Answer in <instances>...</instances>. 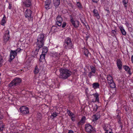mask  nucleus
<instances>
[{
  "label": "nucleus",
  "instance_id": "nucleus-1",
  "mask_svg": "<svg viewBox=\"0 0 133 133\" xmlns=\"http://www.w3.org/2000/svg\"><path fill=\"white\" fill-rule=\"evenodd\" d=\"M60 74L59 77L60 78L66 79L72 74V72L68 69L61 68L59 69Z\"/></svg>",
  "mask_w": 133,
  "mask_h": 133
},
{
  "label": "nucleus",
  "instance_id": "nucleus-2",
  "mask_svg": "<svg viewBox=\"0 0 133 133\" xmlns=\"http://www.w3.org/2000/svg\"><path fill=\"white\" fill-rule=\"evenodd\" d=\"M37 42H36V46L41 48L44 45L45 41L44 35L40 34L38 37Z\"/></svg>",
  "mask_w": 133,
  "mask_h": 133
},
{
  "label": "nucleus",
  "instance_id": "nucleus-3",
  "mask_svg": "<svg viewBox=\"0 0 133 133\" xmlns=\"http://www.w3.org/2000/svg\"><path fill=\"white\" fill-rule=\"evenodd\" d=\"M63 47L65 49L67 50L71 49L73 48V45L70 38L68 37L65 39Z\"/></svg>",
  "mask_w": 133,
  "mask_h": 133
},
{
  "label": "nucleus",
  "instance_id": "nucleus-4",
  "mask_svg": "<svg viewBox=\"0 0 133 133\" xmlns=\"http://www.w3.org/2000/svg\"><path fill=\"white\" fill-rule=\"evenodd\" d=\"M21 82V80L20 78H17L11 82L9 84V87H11L17 86L19 85Z\"/></svg>",
  "mask_w": 133,
  "mask_h": 133
},
{
  "label": "nucleus",
  "instance_id": "nucleus-5",
  "mask_svg": "<svg viewBox=\"0 0 133 133\" xmlns=\"http://www.w3.org/2000/svg\"><path fill=\"white\" fill-rule=\"evenodd\" d=\"M85 131L88 133H94L95 130L92 126L89 124L85 125Z\"/></svg>",
  "mask_w": 133,
  "mask_h": 133
},
{
  "label": "nucleus",
  "instance_id": "nucleus-6",
  "mask_svg": "<svg viewBox=\"0 0 133 133\" xmlns=\"http://www.w3.org/2000/svg\"><path fill=\"white\" fill-rule=\"evenodd\" d=\"M70 22L73 26L75 28H77L79 26V22L77 20L74 21L73 17L71 16L70 18Z\"/></svg>",
  "mask_w": 133,
  "mask_h": 133
},
{
  "label": "nucleus",
  "instance_id": "nucleus-7",
  "mask_svg": "<svg viewBox=\"0 0 133 133\" xmlns=\"http://www.w3.org/2000/svg\"><path fill=\"white\" fill-rule=\"evenodd\" d=\"M9 33V31L8 30H6L5 32L4 36H3V41L5 43L9 40V39L10 36Z\"/></svg>",
  "mask_w": 133,
  "mask_h": 133
},
{
  "label": "nucleus",
  "instance_id": "nucleus-8",
  "mask_svg": "<svg viewBox=\"0 0 133 133\" xmlns=\"http://www.w3.org/2000/svg\"><path fill=\"white\" fill-rule=\"evenodd\" d=\"M20 112L24 114H26L29 113V111L28 107L25 106H22L20 109Z\"/></svg>",
  "mask_w": 133,
  "mask_h": 133
},
{
  "label": "nucleus",
  "instance_id": "nucleus-9",
  "mask_svg": "<svg viewBox=\"0 0 133 133\" xmlns=\"http://www.w3.org/2000/svg\"><path fill=\"white\" fill-rule=\"evenodd\" d=\"M56 19V24L58 26H61L62 23L63 21V18L60 15H58Z\"/></svg>",
  "mask_w": 133,
  "mask_h": 133
},
{
  "label": "nucleus",
  "instance_id": "nucleus-10",
  "mask_svg": "<svg viewBox=\"0 0 133 133\" xmlns=\"http://www.w3.org/2000/svg\"><path fill=\"white\" fill-rule=\"evenodd\" d=\"M32 14L31 11L29 9H27L25 12V17L29 19V20H31L32 18L31 17Z\"/></svg>",
  "mask_w": 133,
  "mask_h": 133
},
{
  "label": "nucleus",
  "instance_id": "nucleus-11",
  "mask_svg": "<svg viewBox=\"0 0 133 133\" xmlns=\"http://www.w3.org/2000/svg\"><path fill=\"white\" fill-rule=\"evenodd\" d=\"M16 52L15 51L11 50L10 52V58L9 60V61L11 62L12 60L13 59L16 55Z\"/></svg>",
  "mask_w": 133,
  "mask_h": 133
},
{
  "label": "nucleus",
  "instance_id": "nucleus-12",
  "mask_svg": "<svg viewBox=\"0 0 133 133\" xmlns=\"http://www.w3.org/2000/svg\"><path fill=\"white\" fill-rule=\"evenodd\" d=\"M100 115L99 113H97L94 115L92 116L93 119L92 120V121L95 122L100 118Z\"/></svg>",
  "mask_w": 133,
  "mask_h": 133
},
{
  "label": "nucleus",
  "instance_id": "nucleus-13",
  "mask_svg": "<svg viewBox=\"0 0 133 133\" xmlns=\"http://www.w3.org/2000/svg\"><path fill=\"white\" fill-rule=\"evenodd\" d=\"M86 119L85 116H83L80 121L77 123V125L79 126L81 125L84 124L85 122Z\"/></svg>",
  "mask_w": 133,
  "mask_h": 133
},
{
  "label": "nucleus",
  "instance_id": "nucleus-14",
  "mask_svg": "<svg viewBox=\"0 0 133 133\" xmlns=\"http://www.w3.org/2000/svg\"><path fill=\"white\" fill-rule=\"evenodd\" d=\"M117 66L119 70L122 69V62L120 59H118L116 63Z\"/></svg>",
  "mask_w": 133,
  "mask_h": 133
},
{
  "label": "nucleus",
  "instance_id": "nucleus-15",
  "mask_svg": "<svg viewBox=\"0 0 133 133\" xmlns=\"http://www.w3.org/2000/svg\"><path fill=\"white\" fill-rule=\"evenodd\" d=\"M93 12L94 13L93 16L96 17L97 19H99L100 17L97 10L96 9H94Z\"/></svg>",
  "mask_w": 133,
  "mask_h": 133
},
{
  "label": "nucleus",
  "instance_id": "nucleus-16",
  "mask_svg": "<svg viewBox=\"0 0 133 133\" xmlns=\"http://www.w3.org/2000/svg\"><path fill=\"white\" fill-rule=\"evenodd\" d=\"M31 1H30L26 0L25 2H23V4L25 6L28 7L31 5Z\"/></svg>",
  "mask_w": 133,
  "mask_h": 133
},
{
  "label": "nucleus",
  "instance_id": "nucleus-17",
  "mask_svg": "<svg viewBox=\"0 0 133 133\" xmlns=\"http://www.w3.org/2000/svg\"><path fill=\"white\" fill-rule=\"evenodd\" d=\"M119 28L122 35H126V32L125 30L124 29L123 27V26H120L119 27Z\"/></svg>",
  "mask_w": 133,
  "mask_h": 133
},
{
  "label": "nucleus",
  "instance_id": "nucleus-18",
  "mask_svg": "<svg viewBox=\"0 0 133 133\" xmlns=\"http://www.w3.org/2000/svg\"><path fill=\"white\" fill-rule=\"evenodd\" d=\"M53 2L56 8L60 4V0H53Z\"/></svg>",
  "mask_w": 133,
  "mask_h": 133
},
{
  "label": "nucleus",
  "instance_id": "nucleus-19",
  "mask_svg": "<svg viewBox=\"0 0 133 133\" xmlns=\"http://www.w3.org/2000/svg\"><path fill=\"white\" fill-rule=\"evenodd\" d=\"M83 54L87 57H88V54H89V52L88 50L86 48H84L83 50Z\"/></svg>",
  "mask_w": 133,
  "mask_h": 133
},
{
  "label": "nucleus",
  "instance_id": "nucleus-20",
  "mask_svg": "<svg viewBox=\"0 0 133 133\" xmlns=\"http://www.w3.org/2000/svg\"><path fill=\"white\" fill-rule=\"evenodd\" d=\"M94 96V97L95 98V100L96 101H97V102H99V94L97 93H96L95 94H93L92 95Z\"/></svg>",
  "mask_w": 133,
  "mask_h": 133
},
{
  "label": "nucleus",
  "instance_id": "nucleus-21",
  "mask_svg": "<svg viewBox=\"0 0 133 133\" xmlns=\"http://www.w3.org/2000/svg\"><path fill=\"white\" fill-rule=\"evenodd\" d=\"M6 18V17L5 15H4V16L2 19V20L1 22V25L3 26H4V25L6 23V21L5 20Z\"/></svg>",
  "mask_w": 133,
  "mask_h": 133
},
{
  "label": "nucleus",
  "instance_id": "nucleus-22",
  "mask_svg": "<svg viewBox=\"0 0 133 133\" xmlns=\"http://www.w3.org/2000/svg\"><path fill=\"white\" fill-rule=\"evenodd\" d=\"M92 85L94 89H96L99 87V85L98 83H94L92 84Z\"/></svg>",
  "mask_w": 133,
  "mask_h": 133
},
{
  "label": "nucleus",
  "instance_id": "nucleus-23",
  "mask_svg": "<svg viewBox=\"0 0 133 133\" xmlns=\"http://www.w3.org/2000/svg\"><path fill=\"white\" fill-rule=\"evenodd\" d=\"M45 54H42L40 55L39 61L40 62L42 61L43 60L45 59Z\"/></svg>",
  "mask_w": 133,
  "mask_h": 133
},
{
  "label": "nucleus",
  "instance_id": "nucleus-24",
  "mask_svg": "<svg viewBox=\"0 0 133 133\" xmlns=\"http://www.w3.org/2000/svg\"><path fill=\"white\" fill-rule=\"evenodd\" d=\"M48 52V49L47 47L44 46L42 49V53L46 54Z\"/></svg>",
  "mask_w": 133,
  "mask_h": 133
},
{
  "label": "nucleus",
  "instance_id": "nucleus-25",
  "mask_svg": "<svg viewBox=\"0 0 133 133\" xmlns=\"http://www.w3.org/2000/svg\"><path fill=\"white\" fill-rule=\"evenodd\" d=\"M104 9L105 10L107 11V15H109L110 14V11L109 8L107 7V5H106V6H105Z\"/></svg>",
  "mask_w": 133,
  "mask_h": 133
},
{
  "label": "nucleus",
  "instance_id": "nucleus-26",
  "mask_svg": "<svg viewBox=\"0 0 133 133\" xmlns=\"http://www.w3.org/2000/svg\"><path fill=\"white\" fill-rule=\"evenodd\" d=\"M128 1L127 0H122V3L125 8H127V7Z\"/></svg>",
  "mask_w": 133,
  "mask_h": 133
},
{
  "label": "nucleus",
  "instance_id": "nucleus-27",
  "mask_svg": "<svg viewBox=\"0 0 133 133\" xmlns=\"http://www.w3.org/2000/svg\"><path fill=\"white\" fill-rule=\"evenodd\" d=\"M40 48L38 47L37 46H36V47L35 50V51H34V53L35 55H36L38 54L39 50V49Z\"/></svg>",
  "mask_w": 133,
  "mask_h": 133
},
{
  "label": "nucleus",
  "instance_id": "nucleus-28",
  "mask_svg": "<svg viewBox=\"0 0 133 133\" xmlns=\"http://www.w3.org/2000/svg\"><path fill=\"white\" fill-rule=\"evenodd\" d=\"M3 57L1 56L0 55V67L2 66L3 65Z\"/></svg>",
  "mask_w": 133,
  "mask_h": 133
},
{
  "label": "nucleus",
  "instance_id": "nucleus-29",
  "mask_svg": "<svg viewBox=\"0 0 133 133\" xmlns=\"http://www.w3.org/2000/svg\"><path fill=\"white\" fill-rule=\"evenodd\" d=\"M63 51H62V52L59 53H56L54 54V56H55V57H59L61 55H62L63 54Z\"/></svg>",
  "mask_w": 133,
  "mask_h": 133
},
{
  "label": "nucleus",
  "instance_id": "nucleus-30",
  "mask_svg": "<svg viewBox=\"0 0 133 133\" xmlns=\"http://www.w3.org/2000/svg\"><path fill=\"white\" fill-rule=\"evenodd\" d=\"M51 2L50 1H49V2H45V8L46 9H48L49 8V5H50V4Z\"/></svg>",
  "mask_w": 133,
  "mask_h": 133
},
{
  "label": "nucleus",
  "instance_id": "nucleus-31",
  "mask_svg": "<svg viewBox=\"0 0 133 133\" xmlns=\"http://www.w3.org/2000/svg\"><path fill=\"white\" fill-rule=\"evenodd\" d=\"M39 72V69H38L37 66L36 65L35 68V70L34 71V73L35 74H36L38 73Z\"/></svg>",
  "mask_w": 133,
  "mask_h": 133
},
{
  "label": "nucleus",
  "instance_id": "nucleus-32",
  "mask_svg": "<svg viewBox=\"0 0 133 133\" xmlns=\"http://www.w3.org/2000/svg\"><path fill=\"white\" fill-rule=\"evenodd\" d=\"M91 71L92 72L95 73L96 72V68L93 66H90Z\"/></svg>",
  "mask_w": 133,
  "mask_h": 133
},
{
  "label": "nucleus",
  "instance_id": "nucleus-33",
  "mask_svg": "<svg viewBox=\"0 0 133 133\" xmlns=\"http://www.w3.org/2000/svg\"><path fill=\"white\" fill-rule=\"evenodd\" d=\"M76 5L79 9H81L82 8V5L80 2H77V3Z\"/></svg>",
  "mask_w": 133,
  "mask_h": 133
},
{
  "label": "nucleus",
  "instance_id": "nucleus-34",
  "mask_svg": "<svg viewBox=\"0 0 133 133\" xmlns=\"http://www.w3.org/2000/svg\"><path fill=\"white\" fill-rule=\"evenodd\" d=\"M123 69L125 70V71H127L128 70L130 69L129 67L127 65H123Z\"/></svg>",
  "mask_w": 133,
  "mask_h": 133
},
{
  "label": "nucleus",
  "instance_id": "nucleus-35",
  "mask_svg": "<svg viewBox=\"0 0 133 133\" xmlns=\"http://www.w3.org/2000/svg\"><path fill=\"white\" fill-rule=\"evenodd\" d=\"M95 74V73L91 72H90L89 73L88 76L90 78H91V76H94V74Z\"/></svg>",
  "mask_w": 133,
  "mask_h": 133
},
{
  "label": "nucleus",
  "instance_id": "nucleus-36",
  "mask_svg": "<svg viewBox=\"0 0 133 133\" xmlns=\"http://www.w3.org/2000/svg\"><path fill=\"white\" fill-rule=\"evenodd\" d=\"M107 78V80L108 81H110L112 79H113L112 77L110 75H108V76Z\"/></svg>",
  "mask_w": 133,
  "mask_h": 133
},
{
  "label": "nucleus",
  "instance_id": "nucleus-37",
  "mask_svg": "<svg viewBox=\"0 0 133 133\" xmlns=\"http://www.w3.org/2000/svg\"><path fill=\"white\" fill-rule=\"evenodd\" d=\"M98 106L97 104H96L95 107L93 109V111L95 112L98 109Z\"/></svg>",
  "mask_w": 133,
  "mask_h": 133
},
{
  "label": "nucleus",
  "instance_id": "nucleus-38",
  "mask_svg": "<svg viewBox=\"0 0 133 133\" xmlns=\"http://www.w3.org/2000/svg\"><path fill=\"white\" fill-rule=\"evenodd\" d=\"M109 85L111 88H114L115 87V84L114 82L112 83Z\"/></svg>",
  "mask_w": 133,
  "mask_h": 133
},
{
  "label": "nucleus",
  "instance_id": "nucleus-39",
  "mask_svg": "<svg viewBox=\"0 0 133 133\" xmlns=\"http://www.w3.org/2000/svg\"><path fill=\"white\" fill-rule=\"evenodd\" d=\"M58 113L56 112H53L51 115V116L54 117H55L57 116Z\"/></svg>",
  "mask_w": 133,
  "mask_h": 133
},
{
  "label": "nucleus",
  "instance_id": "nucleus-40",
  "mask_svg": "<svg viewBox=\"0 0 133 133\" xmlns=\"http://www.w3.org/2000/svg\"><path fill=\"white\" fill-rule=\"evenodd\" d=\"M73 97L71 96H70L69 97V101L71 103L73 101Z\"/></svg>",
  "mask_w": 133,
  "mask_h": 133
},
{
  "label": "nucleus",
  "instance_id": "nucleus-41",
  "mask_svg": "<svg viewBox=\"0 0 133 133\" xmlns=\"http://www.w3.org/2000/svg\"><path fill=\"white\" fill-rule=\"evenodd\" d=\"M104 129V130L106 131V133H107L109 132V130L108 129V128L106 127V126H105L103 128Z\"/></svg>",
  "mask_w": 133,
  "mask_h": 133
},
{
  "label": "nucleus",
  "instance_id": "nucleus-42",
  "mask_svg": "<svg viewBox=\"0 0 133 133\" xmlns=\"http://www.w3.org/2000/svg\"><path fill=\"white\" fill-rule=\"evenodd\" d=\"M66 23L65 22H63L62 23V28H64L66 26Z\"/></svg>",
  "mask_w": 133,
  "mask_h": 133
},
{
  "label": "nucleus",
  "instance_id": "nucleus-43",
  "mask_svg": "<svg viewBox=\"0 0 133 133\" xmlns=\"http://www.w3.org/2000/svg\"><path fill=\"white\" fill-rule=\"evenodd\" d=\"M22 50L20 48H18L16 50H15V51L17 54V53L20 52V50Z\"/></svg>",
  "mask_w": 133,
  "mask_h": 133
},
{
  "label": "nucleus",
  "instance_id": "nucleus-44",
  "mask_svg": "<svg viewBox=\"0 0 133 133\" xmlns=\"http://www.w3.org/2000/svg\"><path fill=\"white\" fill-rule=\"evenodd\" d=\"M12 8V3L11 2L9 3L8 8L9 9H11Z\"/></svg>",
  "mask_w": 133,
  "mask_h": 133
},
{
  "label": "nucleus",
  "instance_id": "nucleus-45",
  "mask_svg": "<svg viewBox=\"0 0 133 133\" xmlns=\"http://www.w3.org/2000/svg\"><path fill=\"white\" fill-rule=\"evenodd\" d=\"M4 128V125H2L1 126V127H0V131H2L3 130V129Z\"/></svg>",
  "mask_w": 133,
  "mask_h": 133
},
{
  "label": "nucleus",
  "instance_id": "nucleus-46",
  "mask_svg": "<svg viewBox=\"0 0 133 133\" xmlns=\"http://www.w3.org/2000/svg\"><path fill=\"white\" fill-rule=\"evenodd\" d=\"M68 114L69 115L72 116L73 115V113L70 110L68 111Z\"/></svg>",
  "mask_w": 133,
  "mask_h": 133
},
{
  "label": "nucleus",
  "instance_id": "nucleus-47",
  "mask_svg": "<svg viewBox=\"0 0 133 133\" xmlns=\"http://www.w3.org/2000/svg\"><path fill=\"white\" fill-rule=\"evenodd\" d=\"M128 29L129 31L130 32H132L133 30L132 28L130 27H129L128 28Z\"/></svg>",
  "mask_w": 133,
  "mask_h": 133
},
{
  "label": "nucleus",
  "instance_id": "nucleus-48",
  "mask_svg": "<svg viewBox=\"0 0 133 133\" xmlns=\"http://www.w3.org/2000/svg\"><path fill=\"white\" fill-rule=\"evenodd\" d=\"M108 82L109 84V85H110V84H111L112 83H114V82L113 80L112 79L110 81H109Z\"/></svg>",
  "mask_w": 133,
  "mask_h": 133
},
{
  "label": "nucleus",
  "instance_id": "nucleus-49",
  "mask_svg": "<svg viewBox=\"0 0 133 133\" xmlns=\"http://www.w3.org/2000/svg\"><path fill=\"white\" fill-rule=\"evenodd\" d=\"M130 70V68L128 70L127 72L130 75H131L132 74V73L131 72Z\"/></svg>",
  "mask_w": 133,
  "mask_h": 133
},
{
  "label": "nucleus",
  "instance_id": "nucleus-50",
  "mask_svg": "<svg viewBox=\"0 0 133 133\" xmlns=\"http://www.w3.org/2000/svg\"><path fill=\"white\" fill-rule=\"evenodd\" d=\"M125 24L126 26H127L128 27H129V24L128 22H126V23H125Z\"/></svg>",
  "mask_w": 133,
  "mask_h": 133
},
{
  "label": "nucleus",
  "instance_id": "nucleus-51",
  "mask_svg": "<svg viewBox=\"0 0 133 133\" xmlns=\"http://www.w3.org/2000/svg\"><path fill=\"white\" fill-rule=\"evenodd\" d=\"M121 119H119L118 120V122L119 123V124H122V123H121Z\"/></svg>",
  "mask_w": 133,
  "mask_h": 133
},
{
  "label": "nucleus",
  "instance_id": "nucleus-52",
  "mask_svg": "<svg viewBox=\"0 0 133 133\" xmlns=\"http://www.w3.org/2000/svg\"><path fill=\"white\" fill-rule=\"evenodd\" d=\"M111 32L112 33L115 34L116 33V31H115V30H112Z\"/></svg>",
  "mask_w": 133,
  "mask_h": 133
},
{
  "label": "nucleus",
  "instance_id": "nucleus-53",
  "mask_svg": "<svg viewBox=\"0 0 133 133\" xmlns=\"http://www.w3.org/2000/svg\"><path fill=\"white\" fill-rule=\"evenodd\" d=\"M93 2L95 3H97L99 0H92Z\"/></svg>",
  "mask_w": 133,
  "mask_h": 133
},
{
  "label": "nucleus",
  "instance_id": "nucleus-54",
  "mask_svg": "<svg viewBox=\"0 0 133 133\" xmlns=\"http://www.w3.org/2000/svg\"><path fill=\"white\" fill-rule=\"evenodd\" d=\"M68 133H74V131L72 130H70L69 131Z\"/></svg>",
  "mask_w": 133,
  "mask_h": 133
},
{
  "label": "nucleus",
  "instance_id": "nucleus-55",
  "mask_svg": "<svg viewBox=\"0 0 133 133\" xmlns=\"http://www.w3.org/2000/svg\"><path fill=\"white\" fill-rule=\"evenodd\" d=\"M117 117L118 119H121V117L118 115H117Z\"/></svg>",
  "mask_w": 133,
  "mask_h": 133
},
{
  "label": "nucleus",
  "instance_id": "nucleus-56",
  "mask_svg": "<svg viewBox=\"0 0 133 133\" xmlns=\"http://www.w3.org/2000/svg\"><path fill=\"white\" fill-rule=\"evenodd\" d=\"M117 117L118 119H121V117L118 115H117Z\"/></svg>",
  "mask_w": 133,
  "mask_h": 133
},
{
  "label": "nucleus",
  "instance_id": "nucleus-57",
  "mask_svg": "<svg viewBox=\"0 0 133 133\" xmlns=\"http://www.w3.org/2000/svg\"><path fill=\"white\" fill-rule=\"evenodd\" d=\"M131 60L132 62L133 63V55H132L131 57Z\"/></svg>",
  "mask_w": 133,
  "mask_h": 133
},
{
  "label": "nucleus",
  "instance_id": "nucleus-58",
  "mask_svg": "<svg viewBox=\"0 0 133 133\" xmlns=\"http://www.w3.org/2000/svg\"><path fill=\"white\" fill-rule=\"evenodd\" d=\"M84 24L85 25V26L86 27V28L87 29V26H88V28H89V26H88V25L87 24H85V23Z\"/></svg>",
  "mask_w": 133,
  "mask_h": 133
},
{
  "label": "nucleus",
  "instance_id": "nucleus-59",
  "mask_svg": "<svg viewBox=\"0 0 133 133\" xmlns=\"http://www.w3.org/2000/svg\"><path fill=\"white\" fill-rule=\"evenodd\" d=\"M120 127H121V129H122V127H123V126H122V124H120Z\"/></svg>",
  "mask_w": 133,
  "mask_h": 133
},
{
  "label": "nucleus",
  "instance_id": "nucleus-60",
  "mask_svg": "<svg viewBox=\"0 0 133 133\" xmlns=\"http://www.w3.org/2000/svg\"><path fill=\"white\" fill-rule=\"evenodd\" d=\"M107 133H114L112 132V131H109V132H107Z\"/></svg>",
  "mask_w": 133,
  "mask_h": 133
},
{
  "label": "nucleus",
  "instance_id": "nucleus-61",
  "mask_svg": "<svg viewBox=\"0 0 133 133\" xmlns=\"http://www.w3.org/2000/svg\"><path fill=\"white\" fill-rule=\"evenodd\" d=\"M97 102V101H96V100H95V101H94V100H93L92 101V102H94H94Z\"/></svg>",
  "mask_w": 133,
  "mask_h": 133
},
{
  "label": "nucleus",
  "instance_id": "nucleus-62",
  "mask_svg": "<svg viewBox=\"0 0 133 133\" xmlns=\"http://www.w3.org/2000/svg\"><path fill=\"white\" fill-rule=\"evenodd\" d=\"M55 26H53L52 27V28H51V30H52V29H54V28H55Z\"/></svg>",
  "mask_w": 133,
  "mask_h": 133
},
{
  "label": "nucleus",
  "instance_id": "nucleus-63",
  "mask_svg": "<svg viewBox=\"0 0 133 133\" xmlns=\"http://www.w3.org/2000/svg\"><path fill=\"white\" fill-rule=\"evenodd\" d=\"M40 115V117H41V114H40L39 113V114H38V115Z\"/></svg>",
  "mask_w": 133,
  "mask_h": 133
},
{
  "label": "nucleus",
  "instance_id": "nucleus-64",
  "mask_svg": "<svg viewBox=\"0 0 133 133\" xmlns=\"http://www.w3.org/2000/svg\"><path fill=\"white\" fill-rule=\"evenodd\" d=\"M6 2L8 3V0H6Z\"/></svg>",
  "mask_w": 133,
  "mask_h": 133
}]
</instances>
